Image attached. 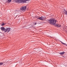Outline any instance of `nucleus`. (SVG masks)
I'll return each instance as SVG.
<instances>
[{"mask_svg": "<svg viewBox=\"0 0 67 67\" xmlns=\"http://www.w3.org/2000/svg\"><path fill=\"white\" fill-rule=\"evenodd\" d=\"M1 25H2V26H3V25H4V23H2V24Z\"/></svg>", "mask_w": 67, "mask_h": 67, "instance_id": "10", "label": "nucleus"}, {"mask_svg": "<svg viewBox=\"0 0 67 67\" xmlns=\"http://www.w3.org/2000/svg\"><path fill=\"white\" fill-rule=\"evenodd\" d=\"M55 26H57L58 27H60L61 25H60V24H57L55 25Z\"/></svg>", "mask_w": 67, "mask_h": 67, "instance_id": "8", "label": "nucleus"}, {"mask_svg": "<svg viewBox=\"0 0 67 67\" xmlns=\"http://www.w3.org/2000/svg\"><path fill=\"white\" fill-rule=\"evenodd\" d=\"M64 44V45H65V46H67V44H66L65 43H64V44Z\"/></svg>", "mask_w": 67, "mask_h": 67, "instance_id": "12", "label": "nucleus"}, {"mask_svg": "<svg viewBox=\"0 0 67 67\" xmlns=\"http://www.w3.org/2000/svg\"><path fill=\"white\" fill-rule=\"evenodd\" d=\"M60 42H61L62 44H64V43L63 42H62L60 41Z\"/></svg>", "mask_w": 67, "mask_h": 67, "instance_id": "15", "label": "nucleus"}, {"mask_svg": "<svg viewBox=\"0 0 67 67\" xmlns=\"http://www.w3.org/2000/svg\"><path fill=\"white\" fill-rule=\"evenodd\" d=\"M10 31V28H8L5 29V32H9Z\"/></svg>", "mask_w": 67, "mask_h": 67, "instance_id": "5", "label": "nucleus"}, {"mask_svg": "<svg viewBox=\"0 0 67 67\" xmlns=\"http://www.w3.org/2000/svg\"><path fill=\"white\" fill-rule=\"evenodd\" d=\"M8 1L9 2H11V0H8Z\"/></svg>", "mask_w": 67, "mask_h": 67, "instance_id": "11", "label": "nucleus"}, {"mask_svg": "<svg viewBox=\"0 0 67 67\" xmlns=\"http://www.w3.org/2000/svg\"><path fill=\"white\" fill-rule=\"evenodd\" d=\"M26 7L25 6H24L23 7H21L20 8V10H22V11H24L26 9Z\"/></svg>", "mask_w": 67, "mask_h": 67, "instance_id": "3", "label": "nucleus"}, {"mask_svg": "<svg viewBox=\"0 0 67 67\" xmlns=\"http://www.w3.org/2000/svg\"><path fill=\"white\" fill-rule=\"evenodd\" d=\"M3 63H0V65H3Z\"/></svg>", "mask_w": 67, "mask_h": 67, "instance_id": "9", "label": "nucleus"}, {"mask_svg": "<svg viewBox=\"0 0 67 67\" xmlns=\"http://www.w3.org/2000/svg\"><path fill=\"white\" fill-rule=\"evenodd\" d=\"M29 0H17V2L24 3H25L26 1Z\"/></svg>", "mask_w": 67, "mask_h": 67, "instance_id": "2", "label": "nucleus"}, {"mask_svg": "<svg viewBox=\"0 0 67 67\" xmlns=\"http://www.w3.org/2000/svg\"><path fill=\"white\" fill-rule=\"evenodd\" d=\"M35 25H36V23H35Z\"/></svg>", "mask_w": 67, "mask_h": 67, "instance_id": "17", "label": "nucleus"}, {"mask_svg": "<svg viewBox=\"0 0 67 67\" xmlns=\"http://www.w3.org/2000/svg\"><path fill=\"white\" fill-rule=\"evenodd\" d=\"M1 29L2 31H5V29L4 27H2L1 28Z\"/></svg>", "mask_w": 67, "mask_h": 67, "instance_id": "6", "label": "nucleus"}, {"mask_svg": "<svg viewBox=\"0 0 67 67\" xmlns=\"http://www.w3.org/2000/svg\"><path fill=\"white\" fill-rule=\"evenodd\" d=\"M20 12H21L20 11L18 10H17V12H19V13H20Z\"/></svg>", "mask_w": 67, "mask_h": 67, "instance_id": "13", "label": "nucleus"}, {"mask_svg": "<svg viewBox=\"0 0 67 67\" xmlns=\"http://www.w3.org/2000/svg\"><path fill=\"white\" fill-rule=\"evenodd\" d=\"M48 22L50 24H52L53 25H55L56 23V20H53L51 19L50 20H48Z\"/></svg>", "mask_w": 67, "mask_h": 67, "instance_id": "1", "label": "nucleus"}, {"mask_svg": "<svg viewBox=\"0 0 67 67\" xmlns=\"http://www.w3.org/2000/svg\"><path fill=\"white\" fill-rule=\"evenodd\" d=\"M64 53H65V52H60L59 54L60 55H63Z\"/></svg>", "mask_w": 67, "mask_h": 67, "instance_id": "7", "label": "nucleus"}, {"mask_svg": "<svg viewBox=\"0 0 67 67\" xmlns=\"http://www.w3.org/2000/svg\"><path fill=\"white\" fill-rule=\"evenodd\" d=\"M60 42H61L62 44H64V43L63 42H62L60 41Z\"/></svg>", "mask_w": 67, "mask_h": 67, "instance_id": "14", "label": "nucleus"}, {"mask_svg": "<svg viewBox=\"0 0 67 67\" xmlns=\"http://www.w3.org/2000/svg\"><path fill=\"white\" fill-rule=\"evenodd\" d=\"M16 2H17V0H15Z\"/></svg>", "mask_w": 67, "mask_h": 67, "instance_id": "16", "label": "nucleus"}, {"mask_svg": "<svg viewBox=\"0 0 67 67\" xmlns=\"http://www.w3.org/2000/svg\"><path fill=\"white\" fill-rule=\"evenodd\" d=\"M38 19L41 20H42V21H43L44 20H45V19H46V18H44V17H41L39 18Z\"/></svg>", "mask_w": 67, "mask_h": 67, "instance_id": "4", "label": "nucleus"}]
</instances>
